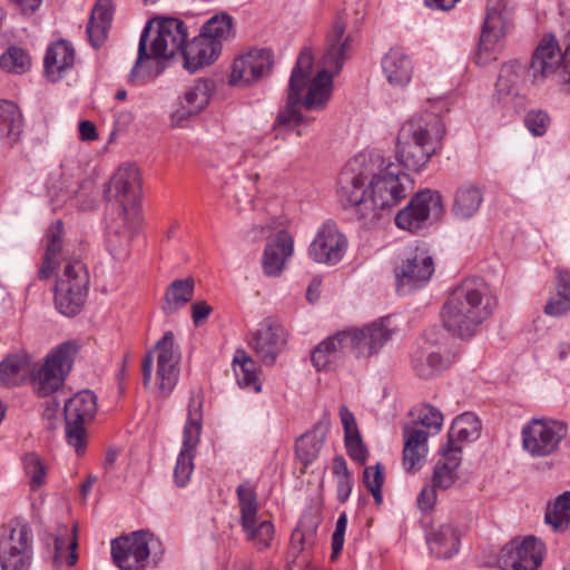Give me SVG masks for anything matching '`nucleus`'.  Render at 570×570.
<instances>
[{
	"instance_id": "nucleus-40",
	"label": "nucleus",
	"mask_w": 570,
	"mask_h": 570,
	"mask_svg": "<svg viewBox=\"0 0 570 570\" xmlns=\"http://www.w3.org/2000/svg\"><path fill=\"white\" fill-rule=\"evenodd\" d=\"M544 521L554 531L563 532L570 525V491H564L546 509Z\"/></svg>"
},
{
	"instance_id": "nucleus-51",
	"label": "nucleus",
	"mask_w": 570,
	"mask_h": 570,
	"mask_svg": "<svg viewBox=\"0 0 570 570\" xmlns=\"http://www.w3.org/2000/svg\"><path fill=\"white\" fill-rule=\"evenodd\" d=\"M449 110H450V105L446 99H443V98H439L435 100L430 99V114L435 115L438 118L432 128L433 137L435 138V140L438 142V147H433L430 150V158L438 150V148L441 147V140L445 134V126H444V122L441 120V117L443 115H445L446 112H449Z\"/></svg>"
},
{
	"instance_id": "nucleus-9",
	"label": "nucleus",
	"mask_w": 570,
	"mask_h": 570,
	"mask_svg": "<svg viewBox=\"0 0 570 570\" xmlns=\"http://www.w3.org/2000/svg\"><path fill=\"white\" fill-rule=\"evenodd\" d=\"M411 184L410 176L389 164L379 174L372 175L368 181V213L375 216L376 210L396 206L407 195Z\"/></svg>"
},
{
	"instance_id": "nucleus-4",
	"label": "nucleus",
	"mask_w": 570,
	"mask_h": 570,
	"mask_svg": "<svg viewBox=\"0 0 570 570\" xmlns=\"http://www.w3.org/2000/svg\"><path fill=\"white\" fill-rule=\"evenodd\" d=\"M482 424L472 412L458 415L446 434V441L438 450V461L433 470V488L446 490L458 478L462 462L463 444L476 441L481 435Z\"/></svg>"
},
{
	"instance_id": "nucleus-60",
	"label": "nucleus",
	"mask_w": 570,
	"mask_h": 570,
	"mask_svg": "<svg viewBox=\"0 0 570 570\" xmlns=\"http://www.w3.org/2000/svg\"><path fill=\"white\" fill-rule=\"evenodd\" d=\"M444 215L445 206L441 194L430 190V225L441 222Z\"/></svg>"
},
{
	"instance_id": "nucleus-25",
	"label": "nucleus",
	"mask_w": 570,
	"mask_h": 570,
	"mask_svg": "<svg viewBox=\"0 0 570 570\" xmlns=\"http://www.w3.org/2000/svg\"><path fill=\"white\" fill-rule=\"evenodd\" d=\"M387 318H382L363 328L345 331L350 351L356 357H370L376 354L393 335V331L385 324Z\"/></svg>"
},
{
	"instance_id": "nucleus-23",
	"label": "nucleus",
	"mask_w": 570,
	"mask_h": 570,
	"mask_svg": "<svg viewBox=\"0 0 570 570\" xmlns=\"http://www.w3.org/2000/svg\"><path fill=\"white\" fill-rule=\"evenodd\" d=\"M154 352L157 353V381L159 390L168 395L177 385L179 379L180 351L175 344V335L168 331L155 344Z\"/></svg>"
},
{
	"instance_id": "nucleus-32",
	"label": "nucleus",
	"mask_w": 570,
	"mask_h": 570,
	"mask_svg": "<svg viewBox=\"0 0 570 570\" xmlns=\"http://www.w3.org/2000/svg\"><path fill=\"white\" fill-rule=\"evenodd\" d=\"M428 223V189L417 191L395 216V224L399 228L417 233Z\"/></svg>"
},
{
	"instance_id": "nucleus-44",
	"label": "nucleus",
	"mask_w": 570,
	"mask_h": 570,
	"mask_svg": "<svg viewBox=\"0 0 570 570\" xmlns=\"http://www.w3.org/2000/svg\"><path fill=\"white\" fill-rule=\"evenodd\" d=\"M0 68L10 73H26L31 68V57L27 50L11 46L0 56Z\"/></svg>"
},
{
	"instance_id": "nucleus-64",
	"label": "nucleus",
	"mask_w": 570,
	"mask_h": 570,
	"mask_svg": "<svg viewBox=\"0 0 570 570\" xmlns=\"http://www.w3.org/2000/svg\"><path fill=\"white\" fill-rule=\"evenodd\" d=\"M213 308L205 301L195 302L191 305V317L196 326L200 325L212 313Z\"/></svg>"
},
{
	"instance_id": "nucleus-36",
	"label": "nucleus",
	"mask_w": 570,
	"mask_h": 570,
	"mask_svg": "<svg viewBox=\"0 0 570 570\" xmlns=\"http://www.w3.org/2000/svg\"><path fill=\"white\" fill-rule=\"evenodd\" d=\"M482 202V190L478 186L465 184L455 191L452 214L458 219H470L479 212Z\"/></svg>"
},
{
	"instance_id": "nucleus-6",
	"label": "nucleus",
	"mask_w": 570,
	"mask_h": 570,
	"mask_svg": "<svg viewBox=\"0 0 570 570\" xmlns=\"http://www.w3.org/2000/svg\"><path fill=\"white\" fill-rule=\"evenodd\" d=\"M428 112L412 115L400 128L396 137V157L407 169L417 171L428 163Z\"/></svg>"
},
{
	"instance_id": "nucleus-14",
	"label": "nucleus",
	"mask_w": 570,
	"mask_h": 570,
	"mask_svg": "<svg viewBox=\"0 0 570 570\" xmlns=\"http://www.w3.org/2000/svg\"><path fill=\"white\" fill-rule=\"evenodd\" d=\"M160 546L149 531L140 530L111 542L114 562L121 570H145L151 551Z\"/></svg>"
},
{
	"instance_id": "nucleus-59",
	"label": "nucleus",
	"mask_w": 570,
	"mask_h": 570,
	"mask_svg": "<svg viewBox=\"0 0 570 570\" xmlns=\"http://www.w3.org/2000/svg\"><path fill=\"white\" fill-rule=\"evenodd\" d=\"M569 311L570 298L559 294H557L554 297H551L544 306V313L550 316H561L567 314Z\"/></svg>"
},
{
	"instance_id": "nucleus-35",
	"label": "nucleus",
	"mask_w": 570,
	"mask_h": 570,
	"mask_svg": "<svg viewBox=\"0 0 570 570\" xmlns=\"http://www.w3.org/2000/svg\"><path fill=\"white\" fill-rule=\"evenodd\" d=\"M326 433L327 425L320 422L296 440V456L304 465V469L317 459L324 445Z\"/></svg>"
},
{
	"instance_id": "nucleus-30",
	"label": "nucleus",
	"mask_w": 570,
	"mask_h": 570,
	"mask_svg": "<svg viewBox=\"0 0 570 570\" xmlns=\"http://www.w3.org/2000/svg\"><path fill=\"white\" fill-rule=\"evenodd\" d=\"M403 438L402 466L406 473L414 474L425 465L428 432L405 425L403 428Z\"/></svg>"
},
{
	"instance_id": "nucleus-20",
	"label": "nucleus",
	"mask_w": 570,
	"mask_h": 570,
	"mask_svg": "<svg viewBox=\"0 0 570 570\" xmlns=\"http://www.w3.org/2000/svg\"><path fill=\"white\" fill-rule=\"evenodd\" d=\"M139 39L138 56L128 77V81L134 85L158 76L165 68L164 62L174 57V51H168L167 38H154L149 52L147 50L149 38Z\"/></svg>"
},
{
	"instance_id": "nucleus-5",
	"label": "nucleus",
	"mask_w": 570,
	"mask_h": 570,
	"mask_svg": "<svg viewBox=\"0 0 570 570\" xmlns=\"http://www.w3.org/2000/svg\"><path fill=\"white\" fill-rule=\"evenodd\" d=\"M78 351L77 342L67 341L53 348L39 367L32 364L29 379L38 396L47 397L63 386Z\"/></svg>"
},
{
	"instance_id": "nucleus-62",
	"label": "nucleus",
	"mask_w": 570,
	"mask_h": 570,
	"mask_svg": "<svg viewBox=\"0 0 570 570\" xmlns=\"http://www.w3.org/2000/svg\"><path fill=\"white\" fill-rule=\"evenodd\" d=\"M261 145H262V138H259V137H254V138L248 139L245 142V147H244V151H243L244 157L245 158H247V157H254V158L265 157L268 154V151L265 148H262Z\"/></svg>"
},
{
	"instance_id": "nucleus-2",
	"label": "nucleus",
	"mask_w": 570,
	"mask_h": 570,
	"mask_svg": "<svg viewBox=\"0 0 570 570\" xmlns=\"http://www.w3.org/2000/svg\"><path fill=\"white\" fill-rule=\"evenodd\" d=\"M63 223L57 220L48 229V245L39 269V279H48L56 267L63 263L61 273L57 275L53 289L56 309L63 316L78 315L87 301L90 277L86 265L70 257L69 249L63 245Z\"/></svg>"
},
{
	"instance_id": "nucleus-1",
	"label": "nucleus",
	"mask_w": 570,
	"mask_h": 570,
	"mask_svg": "<svg viewBox=\"0 0 570 570\" xmlns=\"http://www.w3.org/2000/svg\"><path fill=\"white\" fill-rule=\"evenodd\" d=\"M354 51V38H331L324 49L322 68L311 80L313 55L309 49H303L292 70L286 105L278 111L273 130L294 129L303 124L299 105L307 110H323L332 96L334 76L341 72Z\"/></svg>"
},
{
	"instance_id": "nucleus-34",
	"label": "nucleus",
	"mask_w": 570,
	"mask_h": 570,
	"mask_svg": "<svg viewBox=\"0 0 570 570\" xmlns=\"http://www.w3.org/2000/svg\"><path fill=\"white\" fill-rule=\"evenodd\" d=\"M382 69L392 86L404 87L411 80L413 63L402 49H391L382 59Z\"/></svg>"
},
{
	"instance_id": "nucleus-39",
	"label": "nucleus",
	"mask_w": 570,
	"mask_h": 570,
	"mask_svg": "<svg viewBox=\"0 0 570 570\" xmlns=\"http://www.w3.org/2000/svg\"><path fill=\"white\" fill-rule=\"evenodd\" d=\"M202 402L196 401L195 396L189 397L188 403V417L183 432L181 452L195 454L197 444L199 442L202 431Z\"/></svg>"
},
{
	"instance_id": "nucleus-31",
	"label": "nucleus",
	"mask_w": 570,
	"mask_h": 570,
	"mask_svg": "<svg viewBox=\"0 0 570 570\" xmlns=\"http://www.w3.org/2000/svg\"><path fill=\"white\" fill-rule=\"evenodd\" d=\"M461 548V531L452 523H443L430 530V556L449 560L455 557Z\"/></svg>"
},
{
	"instance_id": "nucleus-28",
	"label": "nucleus",
	"mask_w": 570,
	"mask_h": 570,
	"mask_svg": "<svg viewBox=\"0 0 570 570\" xmlns=\"http://www.w3.org/2000/svg\"><path fill=\"white\" fill-rule=\"evenodd\" d=\"M75 48L65 38L52 42L45 55L43 73L51 82L61 80L66 72L73 67Z\"/></svg>"
},
{
	"instance_id": "nucleus-12",
	"label": "nucleus",
	"mask_w": 570,
	"mask_h": 570,
	"mask_svg": "<svg viewBox=\"0 0 570 570\" xmlns=\"http://www.w3.org/2000/svg\"><path fill=\"white\" fill-rule=\"evenodd\" d=\"M236 495L239 524L247 541L254 543L258 550L268 548L274 537V524L268 520H257L258 500L255 487L249 482H243L237 487Z\"/></svg>"
},
{
	"instance_id": "nucleus-38",
	"label": "nucleus",
	"mask_w": 570,
	"mask_h": 570,
	"mask_svg": "<svg viewBox=\"0 0 570 570\" xmlns=\"http://www.w3.org/2000/svg\"><path fill=\"white\" fill-rule=\"evenodd\" d=\"M194 279L190 277L171 282L165 293L164 313L171 315L190 302L194 295Z\"/></svg>"
},
{
	"instance_id": "nucleus-7",
	"label": "nucleus",
	"mask_w": 570,
	"mask_h": 570,
	"mask_svg": "<svg viewBox=\"0 0 570 570\" xmlns=\"http://www.w3.org/2000/svg\"><path fill=\"white\" fill-rule=\"evenodd\" d=\"M529 72L533 82L553 79L570 85V45L561 51L556 38H543L533 51Z\"/></svg>"
},
{
	"instance_id": "nucleus-3",
	"label": "nucleus",
	"mask_w": 570,
	"mask_h": 570,
	"mask_svg": "<svg viewBox=\"0 0 570 570\" xmlns=\"http://www.w3.org/2000/svg\"><path fill=\"white\" fill-rule=\"evenodd\" d=\"M498 306L490 286L480 277L462 281L448 295L440 311L443 327L453 336L470 338Z\"/></svg>"
},
{
	"instance_id": "nucleus-19",
	"label": "nucleus",
	"mask_w": 570,
	"mask_h": 570,
	"mask_svg": "<svg viewBox=\"0 0 570 570\" xmlns=\"http://www.w3.org/2000/svg\"><path fill=\"white\" fill-rule=\"evenodd\" d=\"M542 560L543 543L534 537H527L503 546L497 563L502 570H538Z\"/></svg>"
},
{
	"instance_id": "nucleus-54",
	"label": "nucleus",
	"mask_w": 570,
	"mask_h": 570,
	"mask_svg": "<svg viewBox=\"0 0 570 570\" xmlns=\"http://www.w3.org/2000/svg\"><path fill=\"white\" fill-rule=\"evenodd\" d=\"M346 337V332L342 331L321 342L322 345H325V352L327 353L326 355L331 358L333 364L336 363L347 351H350L348 342L345 340Z\"/></svg>"
},
{
	"instance_id": "nucleus-24",
	"label": "nucleus",
	"mask_w": 570,
	"mask_h": 570,
	"mask_svg": "<svg viewBox=\"0 0 570 570\" xmlns=\"http://www.w3.org/2000/svg\"><path fill=\"white\" fill-rule=\"evenodd\" d=\"M183 67L190 73L213 65L222 53L220 38H179L177 43Z\"/></svg>"
},
{
	"instance_id": "nucleus-53",
	"label": "nucleus",
	"mask_w": 570,
	"mask_h": 570,
	"mask_svg": "<svg viewBox=\"0 0 570 570\" xmlns=\"http://www.w3.org/2000/svg\"><path fill=\"white\" fill-rule=\"evenodd\" d=\"M194 458L195 454L181 451L177 456L174 470V480L175 483L180 488L185 487L190 479V475L194 471Z\"/></svg>"
},
{
	"instance_id": "nucleus-57",
	"label": "nucleus",
	"mask_w": 570,
	"mask_h": 570,
	"mask_svg": "<svg viewBox=\"0 0 570 570\" xmlns=\"http://www.w3.org/2000/svg\"><path fill=\"white\" fill-rule=\"evenodd\" d=\"M347 527V515L345 512L338 515L336 521L335 531L332 535V554L331 559L335 560L342 552L344 546V537Z\"/></svg>"
},
{
	"instance_id": "nucleus-27",
	"label": "nucleus",
	"mask_w": 570,
	"mask_h": 570,
	"mask_svg": "<svg viewBox=\"0 0 570 570\" xmlns=\"http://www.w3.org/2000/svg\"><path fill=\"white\" fill-rule=\"evenodd\" d=\"M213 88L209 79H197L184 94L180 107L171 114L173 124L180 127L185 120L198 115L209 104Z\"/></svg>"
},
{
	"instance_id": "nucleus-55",
	"label": "nucleus",
	"mask_w": 570,
	"mask_h": 570,
	"mask_svg": "<svg viewBox=\"0 0 570 570\" xmlns=\"http://www.w3.org/2000/svg\"><path fill=\"white\" fill-rule=\"evenodd\" d=\"M344 441L350 458L360 464H365L368 451L362 441L360 432L345 436Z\"/></svg>"
},
{
	"instance_id": "nucleus-58",
	"label": "nucleus",
	"mask_w": 570,
	"mask_h": 570,
	"mask_svg": "<svg viewBox=\"0 0 570 570\" xmlns=\"http://www.w3.org/2000/svg\"><path fill=\"white\" fill-rule=\"evenodd\" d=\"M451 364L452 357L450 356V353L442 352L441 348L430 352V376L440 374L448 370Z\"/></svg>"
},
{
	"instance_id": "nucleus-37",
	"label": "nucleus",
	"mask_w": 570,
	"mask_h": 570,
	"mask_svg": "<svg viewBox=\"0 0 570 570\" xmlns=\"http://www.w3.org/2000/svg\"><path fill=\"white\" fill-rule=\"evenodd\" d=\"M76 527L71 530L67 525L59 528V533L53 538L55 551L52 556V563L56 567L62 564L75 566L78 559Z\"/></svg>"
},
{
	"instance_id": "nucleus-17",
	"label": "nucleus",
	"mask_w": 570,
	"mask_h": 570,
	"mask_svg": "<svg viewBox=\"0 0 570 570\" xmlns=\"http://www.w3.org/2000/svg\"><path fill=\"white\" fill-rule=\"evenodd\" d=\"M347 248V237L334 220L328 219L317 229L308 247V255L318 264L334 266L343 259Z\"/></svg>"
},
{
	"instance_id": "nucleus-63",
	"label": "nucleus",
	"mask_w": 570,
	"mask_h": 570,
	"mask_svg": "<svg viewBox=\"0 0 570 570\" xmlns=\"http://www.w3.org/2000/svg\"><path fill=\"white\" fill-rule=\"evenodd\" d=\"M340 417L344 429V438L347 435H354V432H360L354 414L346 406H342L340 409Z\"/></svg>"
},
{
	"instance_id": "nucleus-49",
	"label": "nucleus",
	"mask_w": 570,
	"mask_h": 570,
	"mask_svg": "<svg viewBox=\"0 0 570 570\" xmlns=\"http://www.w3.org/2000/svg\"><path fill=\"white\" fill-rule=\"evenodd\" d=\"M234 19L226 12L210 17L200 28L198 36H229L233 31Z\"/></svg>"
},
{
	"instance_id": "nucleus-15",
	"label": "nucleus",
	"mask_w": 570,
	"mask_h": 570,
	"mask_svg": "<svg viewBox=\"0 0 570 570\" xmlns=\"http://www.w3.org/2000/svg\"><path fill=\"white\" fill-rule=\"evenodd\" d=\"M106 193L118 203L117 213L140 215L141 178L139 169L132 164H124L111 176Z\"/></svg>"
},
{
	"instance_id": "nucleus-10",
	"label": "nucleus",
	"mask_w": 570,
	"mask_h": 570,
	"mask_svg": "<svg viewBox=\"0 0 570 570\" xmlns=\"http://www.w3.org/2000/svg\"><path fill=\"white\" fill-rule=\"evenodd\" d=\"M568 425L553 419H531L521 431L522 446L532 458H546L559 451Z\"/></svg>"
},
{
	"instance_id": "nucleus-21",
	"label": "nucleus",
	"mask_w": 570,
	"mask_h": 570,
	"mask_svg": "<svg viewBox=\"0 0 570 570\" xmlns=\"http://www.w3.org/2000/svg\"><path fill=\"white\" fill-rule=\"evenodd\" d=\"M287 342V333L284 326L274 318H265L258 324V328L250 333L249 347L265 365H274L278 354Z\"/></svg>"
},
{
	"instance_id": "nucleus-46",
	"label": "nucleus",
	"mask_w": 570,
	"mask_h": 570,
	"mask_svg": "<svg viewBox=\"0 0 570 570\" xmlns=\"http://www.w3.org/2000/svg\"><path fill=\"white\" fill-rule=\"evenodd\" d=\"M234 362L238 363V367H235L238 384L242 387L253 389L256 393L261 392V384L256 376L255 362L245 354H243L240 360L236 356Z\"/></svg>"
},
{
	"instance_id": "nucleus-41",
	"label": "nucleus",
	"mask_w": 570,
	"mask_h": 570,
	"mask_svg": "<svg viewBox=\"0 0 570 570\" xmlns=\"http://www.w3.org/2000/svg\"><path fill=\"white\" fill-rule=\"evenodd\" d=\"M23 128L22 115L19 107L11 100L0 99V132L17 142Z\"/></svg>"
},
{
	"instance_id": "nucleus-13",
	"label": "nucleus",
	"mask_w": 570,
	"mask_h": 570,
	"mask_svg": "<svg viewBox=\"0 0 570 570\" xmlns=\"http://www.w3.org/2000/svg\"><path fill=\"white\" fill-rule=\"evenodd\" d=\"M96 413L97 397L88 390L76 393L65 403L67 442L79 455L85 452L87 445L86 425L94 420Z\"/></svg>"
},
{
	"instance_id": "nucleus-11",
	"label": "nucleus",
	"mask_w": 570,
	"mask_h": 570,
	"mask_svg": "<svg viewBox=\"0 0 570 570\" xmlns=\"http://www.w3.org/2000/svg\"><path fill=\"white\" fill-rule=\"evenodd\" d=\"M365 156H357L348 161L338 177L337 199L342 207H355L361 218L370 217L368 213V187L365 184L372 175V170L363 168Z\"/></svg>"
},
{
	"instance_id": "nucleus-29",
	"label": "nucleus",
	"mask_w": 570,
	"mask_h": 570,
	"mask_svg": "<svg viewBox=\"0 0 570 570\" xmlns=\"http://www.w3.org/2000/svg\"><path fill=\"white\" fill-rule=\"evenodd\" d=\"M294 253V242L286 230H279L272 242L265 246L262 267L268 277L281 276L287 258Z\"/></svg>"
},
{
	"instance_id": "nucleus-48",
	"label": "nucleus",
	"mask_w": 570,
	"mask_h": 570,
	"mask_svg": "<svg viewBox=\"0 0 570 570\" xmlns=\"http://www.w3.org/2000/svg\"><path fill=\"white\" fill-rule=\"evenodd\" d=\"M504 43L501 38H479L474 61L479 66H487L497 60L502 52Z\"/></svg>"
},
{
	"instance_id": "nucleus-42",
	"label": "nucleus",
	"mask_w": 570,
	"mask_h": 570,
	"mask_svg": "<svg viewBox=\"0 0 570 570\" xmlns=\"http://www.w3.org/2000/svg\"><path fill=\"white\" fill-rule=\"evenodd\" d=\"M151 31L156 36H188L189 28L178 17L155 16L146 22L140 36H149Z\"/></svg>"
},
{
	"instance_id": "nucleus-45",
	"label": "nucleus",
	"mask_w": 570,
	"mask_h": 570,
	"mask_svg": "<svg viewBox=\"0 0 570 570\" xmlns=\"http://www.w3.org/2000/svg\"><path fill=\"white\" fill-rule=\"evenodd\" d=\"M316 528L305 527L301 523L292 533L291 546L288 549V558L293 562L297 560L299 554L307 548L314 544Z\"/></svg>"
},
{
	"instance_id": "nucleus-47",
	"label": "nucleus",
	"mask_w": 570,
	"mask_h": 570,
	"mask_svg": "<svg viewBox=\"0 0 570 570\" xmlns=\"http://www.w3.org/2000/svg\"><path fill=\"white\" fill-rule=\"evenodd\" d=\"M512 31V23L507 12L490 9L482 24V33H492L493 36H507Z\"/></svg>"
},
{
	"instance_id": "nucleus-18",
	"label": "nucleus",
	"mask_w": 570,
	"mask_h": 570,
	"mask_svg": "<svg viewBox=\"0 0 570 570\" xmlns=\"http://www.w3.org/2000/svg\"><path fill=\"white\" fill-rule=\"evenodd\" d=\"M518 61L503 63L491 98L493 109L501 110L503 117H512L524 109V97L515 91V85L523 72Z\"/></svg>"
},
{
	"instance_id": "nucleus-61",
	"label": "nucleus",
	"mask_w": 570,
	"mask_h": 570,
	"mask_svg": "<svg viewBox=\"0 0 570 570\" xmlns=\"http://www.w3.org/2000/svg\"><path fill=\"white\" fill-rule=\"evenodd\" d=\"M324 351H326L325 345H322V343L312 351L311 360L317 371L330 370L333 365V362L327 357V353Z\"/></svg>"
},
{
	"instance_id": "nucleus-8",
	"label": "nucleus",
	"mask_w": 570,
	"mask_h": 570,
	"mask_svg": "<svg viewBox=\"0 0 570 570\" xmlns=\"http://www.w3.org/2000/svg\"><path fill=\"white\" fill-rule=\"evenodd\" d=\"M32 531L26 522L11 520L0 530L2 570H29L32 562Z\"/></svg>"
},
{
	"instance_id": "nucleus-22",
	"label": "nucleus",
	"mask_w": 570,
	"mask_h": 570,
	"mask_svg": "<svg viewBox=\"0 0 570 570\" xmlns=\"http://www.w3.org/2000/svg\"><path fill=\"white\" fill-rule=\"evenodd\" d=\"M272 67V50L265 48L249 50L234 60L228 83L235 87H248L269 73Z\"/></svg>"
},
{
	"instance_id": "nucleus-43",
	"label": "nucleus",
	"mask_w": 570,
	"mask_h": 570,
	"mask_svg": "<svg viewBox=\"0 0 570 570\" xmlns=\"http://www.w3.org/2000/svg\"><path fill=\"white\" fill-rule=\"evenodd\" d=\"M111 0H97L87 23V36H107L112 22Z\"/></svg>"
},
{
	"instance_id": "nucleus-33",
	"label": "nucleus",
	"mask_w": 570,
	"mask_h": 570,
	"mask_svg": "<svg viewBox=\"0 0 570 570\" xmlns=\"http://www.w3.org/2000/svg\"><path fill=\"white\" fill-rule=\"evenodd\" d=\"M32 373V357L22 352L8 355L0 362V385L6 387L20 386Z\"/></svg>"
},
{
	"instance_id": "nucleus-16",
	"label": "nucleus",
	"mask_w": 570,
	"mask_h": 570,
	"mask_svg": "<svg viewBox=\"0 0 570 570\" xmlns=\"http://www.w3.org/2000/svg\"><path fill=\"white\" fill-rule=\"evenodd\" d=\"M395 291L405 296L428 284V244L420 242L394 268Z\"/></svg>"
},
{
	"instance_id": "nucleus-26",
	"label": "nucleus",
	"mask_w": 570,
	"mask_h": 570,
	"mask_svg": "<svg viewBox=\"0 0 570 570\" xmlns=\"http://www.w3.org/2000/svg\"><path fill=\"white\" fill-rule=\"evenodd\" d=\"M140 223V215H136L132 219L129 214L117 213V216L112 218L108 226L107 246L116 259L121 261L128 257L131 240L138 232Z\"/></svg>"
},
{
	"instance_id": "nucleus-52",
	"label": "nucleus",
	"mask_w": 570,
	"mask_h": 570,
	"mask_svg": "<svg viewBox=\"0 0 570 570\" xmlns=\"http://www.w3.org/2000/svg\"><path fill=\"white\" fill-rule=\"evenodd\" d=\"M363 482L365 488L371 492L375 503L379 505L383 502L382 485L384 483L383 468L380 463L375 466H367L363 473Z\"/></svg>"
},
{
	"instance_id": "nucleus-56",
	"label": "nucleus",
	"mask_w": 570,
	"mask_h": 570,
	"mask_svg": "<svg viewBox=\"0 0 570 570\" xmlns=\"http://www.w3.org/2000/svg\"><path fill=\"white\" fill-rule=\"evenodd\" d=\"M524 125L533 136H543L548 129L549 116L542 110H531L524 118Z\"/></svg>"
},
{
	"instance_id": "nucleus-50",
	"label": "nucleus",
	"mask_w": 570,
	"mask_h": 570,
	"mask_svg": "<svg viewBox=\"0 0 570 570\" xmlns=\"http://www.w3.org/2000/svg\"><path fill=\"white\" fill-rule=\"evenodd\" d=\"M26 474L30 478V489L37 491L46 482V466L36 453H27L23 456Z\"/></svg>"
}]
</instances>
